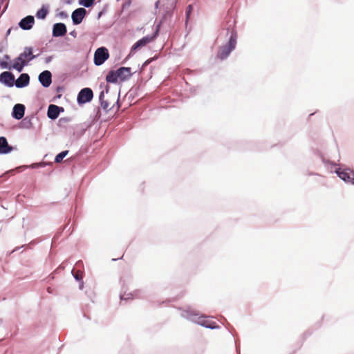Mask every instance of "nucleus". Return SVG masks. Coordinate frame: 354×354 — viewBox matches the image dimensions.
I'll list each match as a JSON object with an SVG mask.
<instances>
[{"label":"nucleus","mask_w":354,"mask_h":354,"mask_svg":"<svg viewBox=\"0 0 354 354\" xmlns=\"http://www.w3.org/2000/svg\"><path fill=\"white\" fill-rule=\"evenodd\" d=\"M34 23V17L32 16L29 15L22 19L19 23V26L23 30H30L32 28Z\"/></svg>","instance_id":"obj_12"},{"label":"nucleus","mask_w":354,"mask_h":354,"mask_svg":"<svg viewBox=\"0 0 354 354\" xmlns=\"http://www.w3.org/2000/svg\"><path fill=\"white\" fill-rule=\"evenodd\" d=\"M95 0H79V4L86 8H89L93 6Z\"/></svg>","instance_id":"obj_22"},{"label":"nucleus","mask_w":354,"mask_h":354,"mask_svg":"<svg viewBox=\"0 0 354 354\" xmlns=\"http://www.w3.org/2000/svg\"><path fill=\"white\" fill-rule=\"evenodd\" d=\"M59 106L54 105V104H50L48 106L47 115L49 118L55 120L59 116Z\"/></svg>","instance_id":"obj_17"},{"label":"nucleus","mask_w":354,"mask_h":354,"mask_svg":"<svg viewBox=\"0 0 354 354\" xmlns=\"http://www.w3.org/2000/svg\"><path fill=\"white\" fill-rule=\"evenodd\" d=\"M10 60V57L8 55H4L2 59H0V68L2 69H13L12 63L10 64L8 61Z\"/></svg>","instance_id":"obj_18"},{"label":"nucleus","mask_w":354,"mask_h":354,"mask_svg":"<svg viewBox=\"0 0 354 354\" xmlns=\"http://www.w3.org/2000/svg\"><path fill=\"white\" fill-rule=\"evenodd\" d=\"M86 10L83 8L75 10L71 15L72 21L74 25L80 24L86 16Z\"/></svg>","instance_id":"obj_7"},{"label":"nucleus","mask_w":354,"mask_h":354,"mask_svg":"<svg viewBox=\"0 0 354 354\" xmlns=\"http://www.w3.org/2000/svg\"><path fill=\"white\" fill-rule=\"evenodd\" d=\"M122 299H126L127 298H124V296H121Z\"/></svg>","instance_id":"obj_26"},{"label":"nucleus","mask_w":354,"mask_h":354,"mask_svg":"<svg viewBox=\"0 0 354 354\" xmlns=\"http://www.w3.org/2000/svg\"><path fill=\"white\" fill-rule=\"evenodd\" d=\"M48 12V8H46L44 6H42V8L39 10L36 13V17L38 19H44Z\"/></svg>","instance_id":"obj_20"},{"label":"nucleus","mask_w":354,"mask_h":354,"mask_svg":"<svg viewBox=\"0 0 354 354\" xmlns=\"http://www.w3.org/2000/svg\"><path fill=\"white\" fill-rule=\"evenodd\" d=\"M116 75H117L116 71L110 72L106 76V81L108 82H112V83L117 82L119 80V79Z\"/></svg>","instance_id":"obj_21"},{"label":"nucleus","mask_w":354,"mask_h":354,"mask_svg":"<svg viewBox=\"0 0 354 354\" xmlns=\"http://www.w3.org/2000/svg\"><path fill=\"white\" fill-rule=\"evenodd\" d=\"M66 3H67L68 4H70V3H71V1H66Z\"/></svg>","instance_id":"obj_28"},{"label":"nucleus","mask_w":354,"mask_h":354,"mask_svg":"<svg viewBox=\"0 0 354 354\" xmlns=\"http://www.w3.org/2000/svg\"><path fill=\"white\" fill-rule=\"evenodd\" d=\"M74 277H75V279L77 281L80 280V279L82 278L81 276L79 274V273H76L74 275Z\"/></svg>","instance_id":"obj_25"},{"label":"nucleus","mask_w":354,"mask_h":354,"mask_svg":"<svg viewBox=\"0 0 354 354\" xmlns=\"http://www.w3.org/2000/svg\"><path fill=\"white\" fill-rule=\"evenodd\" d=\"M116 74L119 80H124L131 76V68L121 67L116 71Z\"/></svg>","instance_id":"obj_15"},{"label":"nucleus","mask_w":354,"mask_h":354,"mask_svg":"<svg viewBox=\"0 0 354 354\" xmlns=\"http://www.w3.org/2000/svg\"><path fill=\"white\" fill-rule=\"evenodd\" d=\"M0 82L9 87H12L15 84V76L10 72L5 71L0 75Z\"/></svg>","instance_id":"obj_8"},{"label":"nucleus","mask_w":354,"mask_h":354,"mask_svg":"<svg viewBox=\"0 0 354 354\" xmlns=\"http://www.w3.org/2000/svg\"><path fill=\"white\" fill-rule=\"evenodd\" d=\"M68 151H64L59 153V154H57L56 156L55 161L56 162H60L64 159V158L66 157V156L68 154Z\"/></svg>","instance_id":"obj_23"},{"label":"nucleus","mask_w":354,"mask_h":354,"mask_svg":"<svg viewBox=\"0 0 354 354\" xmlns=\"http://www.w3.org/2000/svg\"><path fill=\"white\" fill-rule=\"evenodd\" d=\"M10 29H9V30H8V34H10Z\"/></svg>","instance_id":"obj_27"},{"label":"nucleus","mask_w":354,"mask_h":354,"mask_svg":"<svg viewBox=\"0 0 354 354\" xmlns=\"http://www.w3.org/2000/svg\"><path fill=\"white\" fill-rule=\"evenodd\" d=\"M109 57V52L106 48H99L95 50L94 54V63L97 66L102 65Z\"/></svg>","instance_id":"obj_4"},{"label":"nucleus","mask_w":354,"mask_h":354,"mask_svg":"<svg viewBox=\"0 0 354 354\" xmlns=\"http://www.w3.org/2000/svg\"><path fill=\"white\" fill-rule=\"evenodd\" d=\"M156 35L153 36H146L142 37L141 39L136 42L131 48V52L138 48L145 46L147 44L152 41L155 38Z\"/></svg>","instance_id":"obj_9"},{"label":"nucleus","mask_w":354,"mask_h":354,"mask_svg":"<svg viewBox=\"0 0 354 354\" xmlns=\"http://www.w3.org/2000/svg\"><path fill=\"white\" fill-rule=\"evenodd\" d=\"M66 26L64 24L57 23L53 26V35L54 37H62L66 33Z\"/></svg>","instance_id":"obj_13"},{"label":"nucleus","mask_w":354,"mask_h":354,"mask_svg":"<svg viewBox=\"0 0 354 354\" xmlns=\"http://www.w3.org/2000/svg\"><path fill=\"white\" fill-rule=\"evenodd\" d=\"M25 106L21 104H17L13 107L12 115L17 120L21 119L24 115Z\"/></svg>","instance_id":"obj_14"},{"label":"nucleus","mask_w":354,"mask_h":354,"mask_svg":"<svg viewBox=\"0 0 354 354\" xmlns=\"http://www.w3.org/2000/svg\"><path fill=\"white\" fill-rule=\"evenodd\" d=\"M39 81L44 87H48L51 84V73L48 71H44L39 75Z\"/></svg>","instance_id":"obj_10"},{"label":"nucleus","mask_w":354,"mask_h":354,"mask_svg":"<svg viewBox=\"0 0 354 354\" xmlns=\"http://www.w3.org/2000/svg\"><path fill=\"white\" fill-rule=\"evenodd\" d=\"M58 15L62 19H66L68 17L67 13L64 11H62V12H59Z\"/></svg>","instance_id":"obj_24"},{"label":"nucleus","mask_w":354,"mask_h":354,"mask_svg":"<svg viewBox=\"0 0 354 354\" xmlns=\"http://www.w3.org/2000/svg\"><path fill=\"white\" fill-rule=\"evenodd\" d=\"M12 148L8 145L7 140L4 137H0V154L8 153Z\"/></svg>","instance_id":"obj_16"},{"label":"nucleus","mask_w":354,"mask_h":354,"mask_svg":"<svg viewBox=\"0 0 354 354\" xmlns=\"http://www.w3.org/2000/svg\"><path fill=\"white\" fill-rule=\"evenodd\" d=\"M99 98H100V102H101V106L103 108V109L107 111V110L111 109V104L108 102V100H104V91H102L100 93Z\"/></svg>","instance_id":"obj_19"},{"label":"nucleus","mask_w":354,"mask_h":354,"mask_svg":"<svg viewBox=\"0 0 354 354\" xmlns=\"http://www.w3.org/2000/svg\"><path fill=\"white\" fill-rule=\"evenodd\" d=\"M93 91L89 88H84L80 91L77 96V102L80 104H84L90 102L93 98Z\"/></svg>","instance_id":"obj_6"},{"label":"nucleus","mask_w":354,"mask_h":354,"mask_svg":"<svg viewBox=\"0 0 354 354\" xmlns=\"http://www.w3.org/2000/svg\"><path fill=\"white\" fill-rule=\"evenodd\" d=\"M236 44V35L235 33H232V35L230 36L228 46H222L219 49V51L218 53V57L221 59L226 58L229 55L230 52L233 49H234Z\"/></svg>","instance_id":"obj_2"},{"label":"nucleus","mask_w":354,"mask_h":354,"mask_svg":"<svg viewBox=\"0 0 354 354\" xmlns=\"http://www.w3.org/2000/svg\"><path fill=\"white\" fill-rule=\"evenodd\" d=\"M30 82V77L27 73H22L15 81V85L17 88H24L27 86Z\"/></svg>","instance_id":"obj_11"},{"label":"nucleus","mask_w":354,"mask_h":354,"mask_svg":"<svg viewBox=\"0 0 354 354\" xmlns=\"http://www.w3.org/2000/svg\"><path fill=\"white\" fill-rule=\"evenodd\" d=\"M337 176L344 182L354 184V171L349 169H338L336 171Z\"/></svg>","instance_id":"obj_5"},{"label":"nucleus","mask_w":354,"mask_h":354,"mask_svg":"<svg viewBox=\"0 0 354 354\" xmlns=\"http://www.w3.org/2000/svg\"><path fill=\"white\" fill-rule=\"evenodd\" d=\"M185 315H183L184 317H185L187 319H191L192 321L196 322L197 324L207 327L209 328H216V326L214 325L215 323L211 322L209 319H206L204 317H198L197 314H189L187 312L185 313Z\"/></svg>","instance_id":"obj_3"},{"label":"nucleus","mask_w":354,"mask_h":354,"mask_svg":"<svg viewBox=\"0 0 354 354\" xmlns=\"http://www.w3.org/2000/svg\"><path fill=\"white\" fill-rule=\"evenodd\" d=\"M35 58V55L32 54V48L26 47L24 51L12 60L13 69L18 72H21L24 67L27 66L28 63Z\"/></svg>","instance_id":"obj_1"}]
</instances>
